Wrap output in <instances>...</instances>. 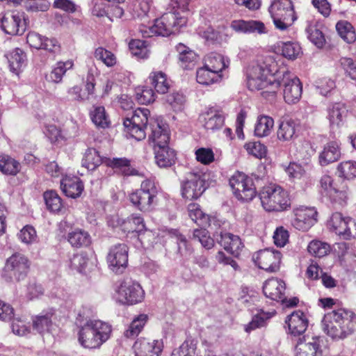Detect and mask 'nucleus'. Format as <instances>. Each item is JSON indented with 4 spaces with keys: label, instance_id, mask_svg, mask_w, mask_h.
<instances>
[{
    "label": "nucleus",
    "instance_id": "obj_34",
    "mask_svg": "<svg viewBox=\"0 0 356 356\" xmlns=\"http://www.w3.org/2000/svg\"><path fill=\"white\" fill-rule=\"evenodd\" d=\"M67 241L74 248L87 247L91 243L90 234L85 230L76 229L67 235Z\"/></svg>",
    "mask_w": 356,
    "mask_h": 356
},
{
    "label": "nucleus",
    "instance_id": "obj_22",
    "mask_svg": "<svg viewBox=\"0 0 356 356\" xmlns=\"http://www.w3.org/2000/svg\"><path fill=\"white\" fill-rule=\"evenodd\" d=\"M300 124L292 119H284L280 122L277 130V138L279 141L288 143L293 141L299 135Z\"/></svg>",
    "mask_w": 356,
    "mask_h": 356
},
{
    "label": "nucleus",
    "instance_id": "obj_44",
    "mask_svg": "<svg viewBox=\"0 0 356 356\" xmlns=\"http://www.w3.org/2000/svg\"><path fill=\"white\" fill-rule=\"evenodd\" d=\"M147 319V315L144 314H139L135 317L129 327L125 330L124 336L127 338H134L137 337L143 329Z\"/></svg>",
    "mask_w": 356,
    "mask_h": 356
},
{
    "label": "nucleus",
    "instance_id": "obj_29",
    "mask_svg": "<svg viewBox=\"0 0 356 356\" xmlns=\"http://www.w3.org/2000/svg\"><path fill=\"white\" fill-rule=\"evenodd\" d=\"M154 159L159 168H167L175 163L176 153L168 145L154 147Z\"/></svg>",
    "mask_w": 356,
    "mask_h": 356
},
{
    "label": "nucleus",
    "instance_id": "obj_5",
    "mask_svg": "<svg viewBox=\"0 0 356 356\" xmlns=\"http://www.w3.org/2000/svg\"><path fill=\"white\" fill-rule=\"evenodd\" d=\"M259 196L263 208L267 211H282L291 205L287 191L277 184L264 186Z\"/></svg>",
    "mask_w": 356,
    "mask_h": 356
},
{
    "label": "nucleus",
    "instance_id": "obj_58",
    "mask_svg": "<svg viewBox=\"0 0 356 356\" xmlns=\"http://www.w3.org/2000/svg\"><path fill=\"white\" fill-rule=\"evenodd\" d=\"M95 56L97 60L102 61L106 66L112 67L116 63V57L110 51L99 47L95 51Z\"/></svg>",
    "mask_w": 356,
    "mask_h": 356
},
{
    "label": "nucleus",
    "instance_id": "obj_43",
    "mask_svg": "<svg viewBox=\"0 0 356 356\" xmlns=\"http://www.w3.org/2000/svg\"><path fill=\"white\" fill-rule=\"evenodd\" d=\"M336 29L340 37L347 43L351 44L356 40L355 29L348 21L338 22L336 24Z\"/></svg>",
    "mask_w": 356,
    "mask_h": 356
},
{
    "label": "nucleus",
    "instance_id": "obj_33",
    "mask_svg": "<svg viewBox=\"0 0 356 356\" xmlns=\"http://www.w3.org/2000/svg\"><path fill=\"white\" fill-rule=\"evenodd\" d=\"M222 78V74H216L205 65L198 68L196 72L197 82L203 86H209L218 83L220 81Z\"/></svg>",
    "mask_w": 356,
    "mask_h": 356
},
{
    "label": "nucleus",
    "instance_id": "obj_24",
    "mask_svg": "<svg viewBox=\"0 0 356 356\" xmlns=\"http://www.w3.org/2000/svg\"><path fill=\"white\" fill-rule=\"evenodd\" d=\"M288 325L289 333L294 336H301L308 327L307 316L300 310L293 312L286 317L285 321Z\"/></svg>",
    "mask_w": 356,
    "mask_h": 356
},
{
    "label": "nucleus",
    "instance_id": "obj_61",
    "mask_svg": "<svg viewBox=\"0 0 356 356\" xmlns=\"http://www.w3.org/2000/svg\"><path fill=\"white\" fill-rule=\"evenodd\" d=\"M319 346V340L316 338H313L312 341L308 343H302V341L298 343V350L305 351L309 356H316L321 354Z\"/></svg>",
    "mask_w": 356,
    "mask_h": 356
},
{
    "label": "nucleus",
    "instance_id": "obj_3",
    "mask_svg": "<svg viewBox=\"0 0 356 356\" xmlns=\"http://www.w3.org/2000/svg\"><path fill=\"white\" fill-rule=\"evenodd\" d=\"M111 326L100 320H88L78 332V341L86 348H98L111 337Z\"/></svg>",
    "mask_w": 356,
    "mask_h": 356
},
{
    "label": "nucleus",
    "instance_id": "obj_26",
    "mask_svg": "<svg viewBox=\"0 0 356 356\" xmlns=\"http://www.w3.org/2000/svg\"><path fill=\"white\" fill-rule=\"evenodd\" d=\"M263 291L266 298L273 300L284 302L285 300V283L281 280L271 278L266 280Z\"/></svg>",
    "mask_w": 356,
    "mask_h": 356
},
{
    "label": "nucleus",
    "instance_id": "obj_47",
    "mask_svg": "<svg viewBox=\"0 0 356 356\" xmlns=\"http://www.w3.org/2000/svg\"><path fill=\"white\" fill-rule=\"evenodd\" d=\"M149 79L157 92L165 94L168 92L170 85L164 73L161 72H154L150 75Z\"/></svg>",
    "mask_w": 356,
    "mask_h": 356
},
{
    "label": "nucleus",
    "instance_id": "obj_15",
    "mask_svg": "<svg viewBox=\"0 0 356 356\" xmlns=\"http://www.w3.org/2000/svg\"><path fill=\"white\" fill-rule=\"evenodd\" d=\"M1 22L3 31L11 35H22L26 29L24 14L18 11L6 13Z\"/></svg>",
    "mask_w": 356,
    "mask_h": 356
},
{
    "label": "nucleus",
    "instance_id": "obj_39",
    "mask_svg": "<svg viewBox=\"0 0 356 356\" xmlns=\"http://www.w3.org/2000/svg\"><path fill=\"white\" fill-rule=\"evenodd\" d=\"M273 126L274 120L271 117L260 115L254 127V134L260 138L267 136L271 133Z\"/></svg>",
    "mask_w": 356,
    "mask_h": 356
},
{
    "label": "nucleus",
    "instance_id": "obj_11",
    "mask_svg": "<svg viewBox=\"0 0 356 356\" xmlns=\"http://www.w3.org/2000/svg\"><path fill=\"white\" fill-rule=\"evenodd\" d=\"M229 186L235 197L243 201H251L257 194L252 178L236 172L229 179Z\"/></svg>",
    "mask_w": 356,
    "mask_h": 356
},
{
    "label": "nucleus",
    "instance_id": "obj_50",
    "mask_svg": "<svg viewBox=\"0 0 356 356\" xmlns=\"http://www.w3.org/2000/svg\"><path fill=\"white\" fill-rule=\"evenodd\" d=\"M308 252L316 257H323L330 251V246L328 243L318 240L312 241L307 247Z\"/></svg>",
    "mask_w": 356,
    "mask_h": 356
},
{
    "label": "nucleus",
    "instance_id": "obj_8",
    "mask_svg": "<svg viewBox=\"0 0 356 356\" xmlns=\"http://www.w3.org/2000/svg\"><path fill=\"white\" fill-rule=\"evenodd\" d=\"M144 298L142 286L131 279L124 280L115 289V299L122 305H136L141 302Z\"/></svg>",
    "mask_w": 356,
    "mask_h": 356
},
{
    "label": "nucleus",
    "instance_id": "obj_62",
    "mask_svg": "<svg viewBox=\"0 0 356 356\" xmlns=\"http://www.w3.org/2000/svg\"><path fill=\"white\" fill-rule=\"evenodd\" d=\"M245 148L248 154L261 159L266 154V147L260 142H249L245 145Z\"/></svg>",
    "mask_w": 356,
    "mask_h": 356
},
{
    "label": "nucleus",
    "instance_id": "obj_54",
    "mask_svg": "<svg viewBox=\"0 0 356 356\" xmlns=\"http://www.w3.org/2000/svg\"><path fill=\"white\" fill-rule=\"evenodd\" d=\"M196 349L197 344L193 340H186L172 350L171 356H195Z\"/></svg>",
    "mask_w": 356,
    "mask_h": 356
},
{
    "label": "nucleus",
    "instance_id": "obj_1",
    "mask_svg": "<svg viewBox=\"0 0 356 356\" xmlns=\"http://www.w3.org/2000/svg\"><path fill=\"white\" fill-rule=\"evenodd\" d=\"M277 72L272 73L265 62L252 63L247 69V85L252 91L262 90L261 95L269 101L275 99L279 89Z\"/></svg>",
    "mask_w": 356,
    "mask_h": 356
},
{
    "label": "nucleus",
    "instance_id": "obj_38",
    "mask_svg": "<svg viewBox=\"0 0 356 356\" xmlns=\"http://www.w3.org/2000/svg\"><path fill=\"white\" fill-rule=\"evenodd\" d=\"M90 116L92 122L100 128H107L111 124L108 115L105 108L102 106H94L90 112Z\"/></svg>",
    "mask_w": 356,
    "mask_h": 356
},
{
    "label": "nucleus",
    "instance_id": "obj_10",
    "mask_svg": "<svg viewBox=\"0 0 356 356\" xmlns=\"http://www.w3.org/2000/svg\"><path fill=\"white\" fill-rule=\"evenodd\" d=\"M149 111L139 108L135 110L130 118L124 120V126L127 134L136 140H141L146 137L145 129L148 123Z\"/></svg>",
    "mask_w": 356,
    "mask_h": 356
},
{
    "label": "nucleus",
    "instance_id": "obj_46",
    "mask_svg": "<svg viewBox=\"0 0 356 356\" xmlns=\"http://www.w3.org/2000/svg\"><path fill=\"white\" fill-rule=\"evenodd\" d=\"M89 263L88 254L85 252H81L74 254L70 259V267L72 270L82 273L88 267Z\"/></svg>",
    "mask_w": 356,
    "mask_h": 356
},
{
    "label": "nucleus",
    "instance_id": "obj_52",
    "mask_svg": "<svg viewBox=\"0 0 356 356\" xmlns=\"http://www.w3.org/2000/svg\"><path fill=\"white\" fill-rule=\"evenodd\" d=\"M129 49L131 54L139 58H147L149 56V50L144 40H132L129 42Z\"/></svg>",
    "mask_w": 356,
    "mask_h": 356
},
{
    "label": "nucleus",
    "instance_id": "obj_2",
    "mask_svg": "<svg viewBox=\"0 0 356 356\" xmlns=\"http://www.w3.org/2000/svg\"><path fill=\"white\" fill-rule=\"evenodd\" d=\"M322 328L332 339H343L356 330V316L343 308L333 309L325 314Z\"/></svg>",
    "mask_w": 356,
    "mask_h": 356
},
{
    "label": "nucleus",
    "instance_id": "obj_36",
    "mask_svg": "<svg viewBox=\"0 0 356 356\" xmlns=\"http://www.w3.org/2000/svg\"><path fill=\"white\" fill-rule=\"evenodd\" d=\"M229 65V59L217 53H211L209 54L205 64L207 67L216 74H221L223 70L228 67Z\"/></svg>",
    "mask_w": 356,
    "mask_h": 356
},
{
    "label": "nucleus",
    "instance_id": "obj_48",
    "mask_svg": "<svg viewBox=\"0 0 356 356\" xmlns=\"http://www.w3.org/2000/svg\"><path fill=\"white\" fill-rule=\"evenodd\" d=\"M44 199L47 209L54 213H58L62 208L61 198L54 191H46L44 193Z\"/></svg>",
    "mask_w": 356,
    "mask_h": 356
},
{
    "label": "nucleus",
    "instance_id": "obj_51",
    "mask_svg": "<svg viewBox=\"0 0 356 356\" xmlns=\"http://www.w3.org/2000/svg\"><path fill=\"white\" fill-rule=\"evenodd\" d=\"M282 55L289 60H295L301 54V47L298 42H282L281 46Z\"/></svg>",
    "mask_w": 356,
    "mask_h": 356
},
{
    "label": "nucleus",
    "instance_id": "obj_25",
    "mask_svg": "<svg viewBox=\"0 0 356 356\" xmlns=\"http://www.w3.org/2000/svg\"><path fill=\"white\" fill-rule=\"evenodd\" d=\"M340 143L337 140L327 143L319 153L318 161L321 166H326L337 161L341 157Z\"/></svg>",
    "mask_w": 356,
    "mask_h": 356
},
{
    "label": "nucleus",
    "instance_id": "obj_12",
    "mask_svg": "<svg viewBox=\"0 0 356 356\" xmlns=\"http://www.w3.org/2000/svg\"><path fill=\"white\" fill-rule=\"evenodd\" d=\"M206 175L200 172H191L187 174L181 184V194L187 200L200 197L207 188Z\"/></svg>",
    "mask_w": 356,
    "mask_h": 356
},
{
    "label": "nucleus",
    "instance_id": "obj_9",
    "mask_svg": "<svg viewBox=\"0 0 356 356\" xmlns=\"http://www.w3.org/2000/svg\"><path fill=\"white\" fill-rule=\"evenodd\" d=\"M279 81V88L284 87L283 96L289 104L297 103L302 95V87L300 79L287 70L277 72L276 82Z\"/></svg>",
    "mask_w": 356,
    "mask_h": 356
},
{
    "label": "nucleus",
    "instance_id": "obj_57",
    "mask_svg": "<svg viewBox=\"0 0 356 356\" xmlns=\"http://www.w3.org/2000/svg\"><path fill=\"white\" fill-rule=\"evenodd\" d=\"M340 175L350 179L356 177V161H346L340 163L337 168Z\"/></svg>",
    "mask_w": 356,
    "mask_h": 356
},
{
    "label": "nucleus",
    "instance_id": "obj_35",
    "mask_svg": "<svg viewBox=\"0 0 356 356\" xmlns=\"http://www.w3.org/2000/svg\"><path fill=\"white\" fill-rule=\"evenodd\" d=\"M270 9L271 16L296 15L292 0H275Z\"/></svg>",
    "mask_w": 356,
    "mask_h": 356
},
{
    "label": "nucleus",
    "instance_id": "obj_21",
    "mask_svg": "<svg viewBox=\"0 0 356 356\" xmlns=\"http://www.w3.org/2000/svg\"><path fill=\"white\" fill-rule=\"evenodd\" d=\"M151 133L149 135V142L153 148L168 145L170 134L168 127L160 123L157 120L149 122Z\"/></svg>",
    "mask_w": 356,
    "mask_h": 356
},
{
    "label": "nucleus",
    "instance_id": "obj_64",
    "mask_svg": "<svg viewBox=\"0 0 356 356\" xmlns=\"http://www.w3.org/2000/svg\"><path fill=\"white\" fill-rule=\"evenodd\" d=\"M340 63L349 77L356 81V61L351 58H341Z\"/></svg>",
    "mask_w": 356,
    "mask_h": 356
},
{
    "label": "nucleus",
    "instance_id": "obj_16",
    "mask_svg": "<svg viewBox=\"0 0 356 356\" xmlns=\"http://www.w3.org/2000/svg\"><path fill=\"white\" fill-rule=\"evenodd\" d=\"M292 225L298 230L305 232L317 221V211L313 207H300L293 209Z\"/></svg>",
    "mask_w": 356,
    "mask_h": 356
},
{
    "label": "nucleus",
    "instance_id": "obj_53",
    "mask_svg": "<svg viewBox=\"0 0 356 356\" xmlns=\"http://www.w3.org/2000/svg\"><path fill=\"white\" fill-rule=\"evenodd\" d=\"M124 229L128 232H141L145 229L143 218L139 215H131L124 223Z\"/></svg>",
    "mask_w": 356,
    "mask_h": 356
},
{
    "label": "nucleus",
    "instance_id": "obj_42",
    "mask_svg": "<svg viewBox=\"0 0 356 356\" xmlns=\"http://www.w3.org/2000/svg\"><path fill=\"white\" fill-rule=\"evenodd\" d=\"M74 66L72 60H68L65 62H58L52 69L47 79L54 83H58L62 81L63 76L66 72L71 70Z\"/></svg>",
    "mask_w": 356,
    "mask_h": 356
},
{
    "label": "nucleus",
    "instance_id": "obj_32",
    "mask_svg": "<svg viewBox=\"0 0 356 356\" xmlns=\"http://www.w3.org/2000/svg\"><path fill=\"white\" fill-rule=\"evenodd\" d=\"M275 314V311L264 312L259 310L257 314L254 315L252 320L244 325V330L246 332L250 333L251 332L265 327L267 326L270 319Z\"/></svg>",
    "mask_w": 356,
    "mask_h": 356
},
{
    "label": "nucleus",
    "instance_id": "obj_49",
    "mask_svg": "<svg viewBox=\"0 0 356 356\" xmlns=\"http://www.w3.org/2000/svg\"><path fill=\"white\" fill-rule=\"evenodd\" d=\"M348 217H343L341 213L336 212L332 215L328 221V227L330 230L335 232L336 234L341 236L346 223V219Z\"/></svg>",
    "mask_w": 356,
    "mask_h": 356
},
{
    "label": "nucleus",
    "instance_id": "obj_17",
    "mask_svg": "<svg viewBox=\"0 0 356 356\" xmlns=\"http://www.w3.org/2000/svg\"><path fill=\"white\" fill-rule=\"evenodd\" d=\"M347 114L348 111L342 103L337 102L327 107L326 118L329 122V127L332 134L339 131L340 129L345 124Z\"/></svg>",
    "mask_w": 356,
    "mask_h": 356
},
{
    "label": "nucleus",
    "instance_id": "obj_20",
    "mask_svg": "<svg viewBox=\"0 0 356 356\" xmlns=\"http://www.w3.org/2000/svg\"><path fill=\"white\" fill-rule=\"evenodd\" d=\"M230 28L238 33L264 34L267 33L265 24L258 20L235 19L230 24Z\"/></svg>",
    "mask_w": 356,
    "mask_h": 356
},
{
    "label": "nucleus",
    "instance_id": "obj_18",
    "mask_svg": "<svg viewBox=\"0 0 356 356\" xmlns=\"http://www.w3.org/2000/svg\"><path fill=\"white\" fill-rule=\"evenodd\" d=\"M56 321L57 316L54 309L42 311L32 317L33 329L40 334L51 332L56 327Z\"/></svg>",
    "mask_w": 356,
    "mask_h": 356
},
{
    "label": "nucleus",
    "instance_id": "obj_13",
    "mask_svg": "<svg viewBox=\"0 0 356 356\" xmlns=\"http://www.w3.org/2000/svg\"><path fill=\"white\" fill-rule=\"evenodd\" d=\"M110 269L118 274L122 273L128 264V248L124 243L112 246L107 255Z\"/></svg>",
    "mask_w": 356,
    "mask_h": 356
},
{
    "label": "nucleus",
    "instance_id": "obj_60",
    "mask_svg": "<svg viewBox=\"0 0 356 356\" xmlns=\"http://www.w3.org/2000/svg\"><path fill=\"white\" fill-rule=\"evenodd\" d=\"M273 23L276 29L280 31H286L296 20V15L272 16Z\"/></svg>",
    "mask_w": 356,
    "mask_h": 356
},
{
    "label": "nucleus",
    "instance_id": "obj_59",
    "mask_svg": "<svg viewBox=\"0 0 356 356\" xmlns=\"http://www.w3.org/2000/svg\"><path fill=\"white\" fill-rule=\"evenodd\" d=\"M308 38L317 47L321 48L325 42V39L322 31L315 26H309L307 29Z\"/></svg>",
    "mask_w": 356,
    "mask_h": 356
},
{
    "label": "nucleus",
    "instance_id": "obj_23",
    "mask_svg": "<svg viewBox=\"0 0 356 356\" xmlns=\"http://www.w3.org/2000/svg\"><path fill=\"white\" fill-rule=\"evenodd\" d=\"M200 119L206 129L215 131L223 127L225 114L220 109L210 108L201 115Z\"/></svg>",
    "mask_w": 356,
    "mask_h": 356
},
{
    "label": "nucleus",
    "instance_id": "obj_30",
    "mask_svg": "<svg viewBox=\"0 0 356 356\" xmlns=\"http://www.w3.org/2000/svg\"><path fill=\"white\" fill-rule=\"evenodd\" d=\"M176 51L178 53V60L181 67L184 70H191L195 67L197 61V55L194 51L182 43L176 46Z\"/></svg>",
    "mask_w": 356,
    "mask_h": 356
},
{
    "label": "nucleus",
    "instance_id": "obj_45",
    "mask_svg": "<svg viewBox=\"0 0 356 356\" xmlns=\"http://www.w3.org/2000/svg\"><path fill=\"white\" fill-rule=\"evenodd\" d=\"M20 170V163L10 156L0 155V171L3 174L15 175Z\"/></svg>",
    "mask_w": 356,
    "mask_h": 356
},
{
    "label": "nucleus",
    "instance_id": "obj_7",
    "mask_svg": "<svg viewBox=\"0 0 356 356\" xmlns=\"http://www.w3.org/2000/svg\"><path fill=\"white\" fill-rule=\"evenodd\" d=\"M30 265L26 256L20 253L13 254L7 259L1 276L7 282L20 281L26 277Z\"/></svg>",
    "mask_w": 356,
    "mask_h": 356
},
{
    "label": "nucleus",
    "instance_id": "obj_41",
    "mask_svg": "<svg viewBox=\"0 0 356 356\" xmlns=\"http://www.w3.org/2000/svg\"><path fill=\"white\" fill-rule=\"evenodd\" d=\"M103 163H105V159H103L99 152L93 148L88 149L82 159V166L88 170H95Z\"/></svg>",
    "mask_w": 356,
    "mask_h": 356
},
{
    "label": "nucleus",
    "instance_id": "obj_55",
    "mask_svg": "<svg viewBox=\"0 0 356 356\" xmlns=\"http://www.w3.org/2000/svg\"><path fill=\"white\" fill-rule=\"evenodd\" d=\"M193 238L199 241L206 249L209 250L214 245V241L209 235V232L205 229H195L193 231Z\"/></svg>",
    "mask_w": 356,
    "mask_h": 356
},
{
    "label": "nucleus",
    "instance_id": "obj_6",
    "mask_svg": "<svg viewBox=\"0 0 356 356\" xmlns=\"http://www.w3.org/2000/svg\"><path fill=\"white\" fill-rule=\"evenodd\" d=\"M158 188L154 180L145 179L140 188L129 195L131 203L143 212L151 211L156 204Z\"/></svg>",
    "mask_w": 356,
    "mask_h": 356
},
{
    "label": "nucleus",
    "instance_id": "obj_14",
    "mask_svg": "<svg viewBox=\"0 0 356 356\" xmlns=\"http://www.w3.org/2000/svg\"><path fill=\"white\" fill-rule=\"evenodd\" d=\"M281 259L280 251L270 249L261 250L253 256V260L259 268L270 273L280 269Z\"/></svg>",
    "mask_w": 356,
    "mask_h": 356
},
{
    "label": "nucleus",
    "instance_id": "obj_19",
    "mask_svg": "<svg viewBox=\"0 0 356 356\" xmlns=\"http://www.w3.org/2000/svg\"><path fill=\"white\" fill-rule=\"evenodd\" d=\"M135 356H160L163 348L161 340L138 339L133 346Z\"/></svg>",
    "mask_w": 356,
    "mask_h": 356
},
{
    "label": "nucleus",
    "instance_id": "obj_63",
    "mask_svg": "<svg viewBox=\"0 0 356 356\" xmlns=\"http://www.w3.org/2000/svg\"><path fill=\"white\" fill-rule=\"evenodd\" d=\"M195 154L197 161L204 165H209L214 161V153L210 148L200 147Z\"/></svg>",
    "mask_w": 356,
    "mask_h": 356
},
{
    "label": "nucleus",
    "instance_id": "obj_56",
    "mask_svg": "<svg viewBox=\"0 0 356 356\" xmlns=\"http://www.w3.org/2000/svg\"><path fill=\"white\" fill-rule=\"evenodd\" d=\"M19 239L26 245L35 243L38 241V236L35 228L31 225L24 226L18 234Z\"/></svg>",
    "mask_w": 356,
    "mask_h": 356
},
{
    "label": "nucleus",
    "instance_id": "obj_40",
    "mask_svg": "<svg viewBox=\"0 0 356 356\" xmlns=\"http://www.w3.org/2000/svg\"><path fill=\"white\" fill-rule=\"evenodd\" d=\"M169 235L175 238L177 243V251L181 257H188L193 252V248L188 243L186 237L177 229H171L168 230Z\"/></svg>",
    "mask_w": 356,
    "mask_h": 356
},
{
    "label": "nucleus",
    "instance_id": "obj_37",
    "mask_svg": "<svg viewBox=\"0 0 356 356\" xmlns=\"http://www.w3.org/2000/svg\"><path fill=\"white\" fill-rule=\"evenodd\" d=\"M188 211L191 220L198 225L202 227H206L210 225L211 218L209 215L204 213L197 204H189L188 206Z\"/></svg>",
    "mask_w": 356,
    "mask_h": 356
},
{
    "label": "nucleus",
    "instance_id": "obj_27",
    "mask_svg": "<svg viewBox=\"0 0 356 356\" xmlns=\"http://www.w3.org/2000/svg\"><path fill=\"white\" fill-rule=\"evenodd\" d=\"M60 188L67 197L76 198L82 193L84 186L78 177L65 176L60 181Z\"/></svg>",
    "mask_w": 356,
    "mask_h": 356
},
{
    "label": "nucleus",
    "instance_id": "obj_28",
    "mask_svg": "<svg viewBox=\"0 0 356 356\" xmlns=\"http://www.w3.org/2000/svg\"><path fill=\"white\" fill-rule=\"evenodd\" d=\"M219 243L223 248L233 256L238 257L244 245L241 238L231 233L222 232L220 235Z\"/></svg>",
    "mask_w": 356,
    "mask_h": 356
},
{
    "label": "nucleus",
    "instance_id": "obj_4",
    "mask_svg": "<svg viewBox=\"0 0 356 356\" xmlns=\"http://www.w3.org/2000/svg\"><path fill=\"white\" fill-rule=\"evenodd\" d=\"M186 17L175 10L163 14L160 18L155 19L154 24L151 26H141L140 31L144 38L154 35L166 37L178 32L186 24Z\"/></svg>",
    "mask_w": 356,
    "mask_h": 356
},
{
    "label": "nucleus",
    "instance_id": "obj_31",
    "mask_svg": "<svg viewBox=\"0 0 356 356\" xmlns=\"http://www.w3.org/2000/svg\"><path fill=\"white\" fill-rule=\"evenodd\" d=\"M6 58L10 71L19 75L26 65V56L24 51L19 48H15L6 54Z\"/></svg>",
    "mask_w": 356,
    "mask_h": 356
}]
</instances>
